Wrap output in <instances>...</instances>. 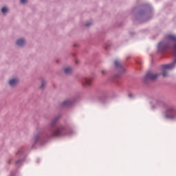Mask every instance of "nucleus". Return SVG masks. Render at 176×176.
I'll list each match as a JSON object with an SVG mask.
<instances>
[{
    "label": "nucleus",
    "instance_id": "obj_1",
    "mask_svg": "<svg viewBox=\"0 0 176 176\" xmlns=\"http://www.w3.org/2000/svg\"><path fill=\"white\" fill-rule=\"evenodd\" d=\"M62 135H65V127L64 126H59L52 132V137H62Z\"/></svg>",
    "mask_w": 176,
    "mask_h": 176
},
{
    "label": "nucleus",
    "instance_id": "obj_2",
    "mask_svg": "<svg viewBox=\"0 0 176 176\" xmlns=\"http://www.w3.org/2000/svg\"><path fill=\"white\" fill-rule=\"evenodd\" d=\"M166 118H169L170 119H174L176 118V110L174 107H168L166 110Z\"/></svg>",
    "mask_w": 176,
    "mask_h": 176
},
{
    "label": "nucleus",
    "instance_id": "obj_3",
    "mask_svg": "<svg viewBox=\"0 0 176 176\" xmlns=\"http://www.w3.org/2000/svg\"><path fill=\"white\" fill-rule=\"evenodd\" d=\"M159 74H153L152 72H147L145 79H150L151 80H155V79H157L159 78Z\"/></svg>",
    "mask_w": 176,
    "mask_h": 176
},
{
    "label": "nucleus",
    "instance_id": "obj_4",
    "mask_svg": "<svg viewBox=\"0 0 176 176\" xmlns=\"http://www.w3.org/2000/svg\"><path fill=\"white\" fill-rule=\"evenodd\" d=\"M176 63V58L175 59L174 62L168 65H164L162 66L163 69H173L174 67H175Z\"/></svg>",
    "mask_w": 176,
    "mask_h": 176
},
{
    "label": "nucleus",
    "instance_id": "obj_5",
    "mask_svg": "<svg viewBox=\"0 0 176 176\" xmlns=\"http://www.w3.org/2000/svg\"><path fill=\"white\" fill-rule=\"evenodd\" d=\"M92 80H93L91 78H85L82 82V86L85 87H86V86H90V83H91Z\"/></svg>",
    "mask_w": 176,
    "mask_h": 176
},
{
    "label": "nucleus",
    "instance_id": "obj_6",
    "mask_svg": "<svg viewBox=\"0 0 176 176\" xmlns=\"http://www.w3.org/2000/svg\"><path fill=\"white\" fill-rule=\"evenodd\" d=\"M168 47V45L164 44V42H161L158 44L159 50H166Z\"/></svg>",
    "mask_w": 176,
    "mask_h": 176
},
{
    "label": "nucleus",
    "instance_id": "obj_7",
    "mask_svg": "<svg viewBox=\"0 0 176 176\" xmlns=\"http://www.w3.org/2000/svg\"><path fill=\"white\" fill-rule=\"evenodd\" d=\"M9 83H10V85H11L12 87L16 86V85L19 83V80L17 78L11 79Z\"/></svg>",
    "mask_w": 176,
    "mask_h": 176
},
{
    "label": "nucleus",
    "instance_id": "obj_8",
    "mask_svg": "<svg viewBox=\"0 0 176 176\" xmlns=\"http://www.w3.org/2000/svg\"><path fill=\"white\" fill-rule=\"evenodd\" d=\"M17 46H24L25 45V41L23 38H21L16 41Z\"/></svg>",
    "mask_w": 176,
    "mask_h": 176
},
{
    "label": "nucleus",
    "instance_id": "obj_9",
    "mask_svg": "<svg viewBox=\"0 0 176 176\" xmlns=\"http://www.w3.org/2000/svg\"><path fill=\"white\" fill-rule=\"evenodd\" d=\"M63 107H71L72 102L71 100H66L62 103Z\"/></svg>",
    "mask_w": 176,
    "mask_h": 176
},
{
    "label": "nucleus",
    "instance_id": "obj_10",
    "mask_svg": "<svg viewBox=\"0 0 176 176\" xmlns=\"http://www.w3.org/2000/svg\"><path fill=\"white\" fill-rule=\"evenodd\" d=\"M64 71H65V74H72V69H71V67H66L65 68Z\"/></svg>",
    "mask_w": 176,
    "mask_h": 176
},
{
    "label": "nucleus",
    "instance_id": "obj_11",
    "mask_svg": "<svg viewBox=\"0 0 176 176\" xmlns=\"http://www.w3.org/2000/svg\"><path fill=\"white\" fill-rule=\"evenodd\" d=\"M114 65H116V67H120V62H119V60H116L114 61Z\"/></svg>",
    "mask_w": 176,
    "mask_h": 176
},
{
    "label": "nucleus",
    "instance_id": "obj_12",
    "mask_svg": "<svg viewBox=\"0 0 176 176\" xmlns=\"http://www.w3.org/2000/svg\"><path fill=\"white\" fill-rule=\"evenodd\" d=\"M7 12H8V8L3 7V8L1 9V12H2V13H6Z\"/></svg>",
    "mask_w": 176,
    "mask_h": 176
},
{
    "label": "nucleus",
    "instance_id": "obj_13",
    "mask_svg": "<svg viewBox=\"0 0 176 176\" xmlns=\"http://www.w3.org/2000/svg\"><path fill=\"white\" fill-rule=\"evenodd\" d=\"M168 72H167V71H166V70H164L163 72H162V76H164V77H166V75H168Z\"/></svg>",
    "mask_w": 176,
    "mask_h": 176
},
{
    "label": "nucleus",
    "instance_id": "obj_14",
    "mask_svg": "<svg viewBox=\"0 0 176 176\" xmlns=\"http://www.w3.org/2000/svg\"><path fill=\"white\" fill-rule=\"evenodd\" d=\"M45 85H46V82H45V81H43L41 88L43 89L45 87Z\"/></svg>",
    "mask_w": 176,
    "mask_h": 176
},
{
    "label": "nucleus",
    "instance_id": "obj_15",
    "mask_svg": "<svg viewBox=\"0 0 176 176\" xmlns=\"http://www.w3.org/2000/svg\"><path fill=\"white\" fill-rule=\"evenodd\" d=\"M56 121H57V119H56L55 120L52 121V126H54V124H56Z\"/></svg>",
    "mask_w": 176,
    "mask_h": 176
},
{
    "label": "nucleus",
    "instance_id": "obj_16",
    "mask_svg": "<svg viewBox=\"0 0 176 176\" xmlns=\"http://www.w3.org/2000/svg\"><path fill=\"white\" fill-rule=\"evenodd\" d=\"M28 0H21V3H26Z\"/></svg>",
    "mask_w": 176,
    "mask_h": 176
},
{
    "label": "nucleus",
    "instance_id": "obj_17",
    "mask_svg": "<svg viewBox=\"0 0 176 176\" xmlns=\"http://www.w3.org/2000/svg\"><path fill=\"white\" fill-rule=\"evenodd\" d=\"M89 25H91V23L86 24V27H89Z\"/></svg>",
    "mask_w": 176,
    "mask_h": 176
},
{
    "label": "nucleus",
    "instance_id": "obj_18",
    "mask_svg": "<svg viewBox=\"0 0 176 176\" xmlns=\"http://www.w3.org/2000/svg\"><path fill=\"white\" fill-rule=\"evenodd\" d=\"M104 73H105V72H104V71H102V74H104Z\"/></svg>",
    "mask_w": 176,
    "mask_h": 176
},
{
    "label": "nucleus",
    "instance_id": "obj_19",
    "mask_svg": "<svg viewBox=\"0 0 176 176\" xmlns=\"http://www.w3.org/2000/svg\"><path fill=\"white\" fill-rule=\"evenodd\" d=\"M129 97H131V95L129 94Z\"/></svg>",
    "mask_w": 176,
    "mask_h": 176
}]
</instances>
